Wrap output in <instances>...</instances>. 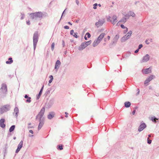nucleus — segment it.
<instances>
[{"label": "nucleus", "mask_w": 159, "mask_h": 159, "mask_svg": "<svg viewBox=\"0 0 159 159\" xmlns=\"http://www.w3.org/2000/svg\"><path fill=\"white\" fill-rule=\"evenodd\" d=\"M127 18L126 17H125L123 18L116 24V26H119L120 24V23L121 22L122 23H124L126 21V19Z\"/></svg>", "instance_id": "9d476101"}, {"label": "nucleus", "mask_w": 159, "mask_h": 159, "mask_svg": "<svg viewBox=\"0 0 159 159\" xmlns=\"http://www.w3.org/2000/svg\"><path fill=\"white\" fill-rule=\"evenodd\" d=\"M3 113V110H2V109L1 108H0V114H2Z\"/></svg>", "instance_id": "e433bc0d"}, {"label": "nucleus", "mask_w": 159, "mask_h": 159, "mask_svg": "<svg viewBox=\"0 0 159 159\" xmlns=\"http://www.w3.org/2000/svg\"><path fill=\"white\" fill-rule=\"evenodd\" d=\"M43 87H42V88L41 89V90H40L39 93V94H38V96H37V99H39L40 97V96H41V94L42 93V89H43Z\"/></svg>", "instance_id": "393cba45"}, {"label": "nucleus", "mask_w": 159, "mask_h": 159, "mask_svg": "<svg viewBox=\"0 0 159 159\" xmlns=\"http://www.w3.org/2000/svg\"><path fill=\"white\" fill-rule=\"evenodd\" d=\"M5 121L4 119H2L0 120V126L2 128H4L5 127V125L4 124Z\"/></svg>", "instance_id": "dca6fc26"}, {"label": "nucleus", "mask_w": 159, "mask_h": 159, "mask_svg": "<svg viewBox=\"0 0 159 159\" xmlns=\"http://www.w3.org/2000/svg\"><path fill=\"white\" fill-rule=\"evenodd\" d=\"M15 128V125H12L9 129V131L10 132H11L12 131H13V130Z\"/></svg>", "instance_id": "b1692460"}, {"label": "nucleus", "mask_w": 159, "mask_h": 159, "mask_svg": "<svg viewBox=\"0 0 159 159\" xmlns=\"http://www.w3.org/2000/svg\"><path fill=\"white\" fill-rule=\"evenodd\" d=\"M49 78L50 79H52V80L53 79V77L52 75H50L49 76Z\"/></svg>", "instance_id": "37998d69"}, {"label": "nucleus", "mask_w": 159, "mask_h": 159, "mask_svg": "<svg viewBox=\"0 0 159 159\" xmlns=\"http://www.w3.org/2000/svg\"><path fill=\"white\" fill-rule=\"evenodd\" d=\"M148 138L147 140H148L149 139V138L150 137H151V135L150 134L148 135Z\"/></svg>", "instance_id": "864d4df0"}, {"label": "nucleus", "mask_w": 159, "mask_h": 159, "mask_svg": "<svg viewBox=\"0 0 159 159\" xmlns=\"http://www.w3.org/2000/svg\"><path fill=\"white\" fill-rule=\"evenodd\" d=\"M84 39L85 40H87V38L86 35L84 36Z\"/></svg>", "instance_id": "603ef678"}, {"label": "nucleus", "mask_w": 159, "mask_h": 159, "mask_svg": "<svg viewBox=\"0 0 159 159\" xmlns=\"http://www.w3.org/2000/svg\"><path fill=\"white\" fill-rule=\"evenodd\" d=\"M1 90L3 93H6L7 92V89L6 85H2L1 88Z\"/></svg>", "instance_id": "6e6552de"}, {"label": "nucleus", "mask_w": 159, "mask_h": 159, "mask_svg": "<svg viewBox=\"0 0 159 159\" xmlns=\"http://www.w3.org/2000/svg\"><path fill=\"white\" fill-rule=\"evenodd\" d=\"M30 99H31L30 97L28 98V99L26 100V102H31Z\"/></svg>", "instance_id": "f704fd0d"}, {"label": "nucleus", "mask_w": 159, "mask_h": 159, "mask_svg": "<svg viewBox=\"0 0 159 159\" xmlns=\"http://www.w3.org/2000/svg\"><path fill=\"white\" fill-rule=\"evenodd\" d=\"M146 126L145 124H142L139 127V132L142 131L146 127Z\"/></svg>", "instance_id": "f8f14e48"}, {"label": "nucleus", "mask_w": 159, "mask_h": 159, "mask_svg": "<svg viewBox=\"0 0 159 159\" xmlns=\"http://www.w3.org/2000/svg\"><path fill=\"white\" fill-rule=\"evenodd\" d=\"M77 4H78V3L77 2Z\"/></svg>", "instance_id": "052dcab7"}, {"label": "nucleus", "mask_w": 159, "mask_h": 159, "mask_svg": "<svg viewBox=\"0 0 159 159\" xmlns=\"http://www.w3.org/2000/svg\"><path fill=\"white\" fill-rule=\"evenodd\" d=\"M77 34V33H75L73 35V36L76 38H78V36Z\"/></svg>", "instance_id": "2f4dec72"}, {"label": "nucleus", "mask_w": 159, "mask_h": 159, "mask_svg": "<svg viewBox=\"0 0 159 159\" xmlns=\"http://www.w3.org/2000/svg\"><path fill=\"white\" fill-rule=\"evenodd\" d=\"M26 23L27 25H30V20L27 21H26Z\"/></svg>", "instance_id": "79ce46f5"}, {"label": "nucleus", "mask_w": 159, "mask_h": 159, "mask_svg": "<svg viewBox=\"0 0 159 159\" xmlns=\"http://www.w3.org/2000/svg\"><path fill=\"white\" fill-rule=\"evenodd\" d=\"M154 78V76L153 75L150 76L144 82V84H145L149 83L151 80H152Z\"/></svg>", "instance_id": "1a4fd4ad"}, {"label": "nucleus", "mask_w": 159, "mask_h": 159, "mask_svg": "<svg viewBox=\"0 0 159 159\" xmlns=\"http://www.w3.org/2000/svg\"><path fill=\"white\" fill-rule=\"evenodd\" d=\"M149 56L147 54L145 56H144L143 57V58L142 60V61L143 62H145L149 60Z\"/></svg>", "instance_id": "4468645a"}, {"label": "nucleus", "mask_w": 159, "mask_h": 159, "mask_svg": "<svg viewBox=\"0 0 159 159\" xmlns=\"http://www.w3.org/2000/svg\"><path fill=\"white\" fill-rule=\"evenodd\" d=\"M152 121H154V122H156V120H157V119L155 118H152Z\"/></svg>", "instance_id": "473e14b6"}, {"label": "nucleus", "mask_w": 159, "mask_h": 159, "mask_svg": "<svg viewBox=\"0 0 159 159\" xmlns=\"http://www.w3.org/2000/svg\"><path fill=\"white\" fill-rule=\"evenodd\" d=\"M23 144V142L22 141H21L19 144H18L17 147V148L16 151V152L17 153L20 150V149L22 147Z\"/></svg>", "instance_id": "0eeeda50"}, {"label": "nucleus", "mask_w": 159, "mask_h": 159, "mask_svg": "<svg viewBox=\"0 0 159 159\" xmlns=\"http://www.w3.org/2000/svg\"><path fill=\"white\" fill-rule=\"evenodd\" d=\"M105 22V21L104 20H99L98 22L96 23L95 25L97 27H98L102 25Z\"/></svg>", "instance_id": "423d86ee"}, {"label": "nucleus", "mask_w": 159, "mask_h": 159, "mask_svg": "<svg viewBox=\"0 0 159 159\" xmlns=\"http://www.w3.org/2000/svg\"><path fill=\"white\" fill-rule=\"evenodd\" d=\"M55 46V43H53L51 45V48L52 50H53Z\"/></svg>", "instance_id": "c85d7f7f"}, {"label": "nucleus", "mask_w": 159, "mask_h": 159, "mask_svg": "<svg viewBox=\"0 0 159 159\" xmlns=\"http://www.w3.org/2000/svg\"><path fill=\"white\" fill-rule=\"evenodd\" d=\"M139 49H137L135 51V53H137L138 52H139Z\"/></svg>", "instance_id": "a18cd8bd"}, {"label": "nucleus", "mask_w": 159, "mask_h": 159, "mask_svg": "<svg viewBox=\"0 0 159 159\" xmlns=\"http://www.w3.org/2000/svg\"><path fill=\"white\" fill-rule=\"evenodd\" d=\"M135 16V14L133 12H132V11H129L128 13V14H126L125 16L127 18H128L129 16H131L133 17H134Z\"/></svg>", "instance_id": "ddd939ff"}, {"label": "nucleus", "mask_w": 159, "mask_h": 159, "mask_svg": "<svg viewBox=\"0 0 159 159\" xmlns=\"http://www.w3.org/2000/svg\"><path fill=\"white\" fill-rule=\"evenodd\" d=\"M73 33H74V30H71L70 31V34L71 35H73Z\"/></svg>", "instance_id": "ea45409f"}, {"label": "nucleus", "mask_w": 159, "mask_h": 159, "mask_svg": "<svg viewBox=\"0 0 159 159\" xmlns=\"http://www.w3.org/2000/svg\"><path fill=\"white\" fill-rule=\"evenodd\" d=\"M152 42V39H148L145 41V43L147 44H149L150 42Z\"/></svg>", "instance_id": "bb28decb"}, {"label": "nucleus", "mask_w": 159, "mask_h": 159, "mask_svg": "<svg viewBox=\"0 0 159 159\" xmlns=\"http://www.w3.org/2000/svg\"><path fill=\"white\" fill-rule=\"evenodd\" d=\"M132 32L131 31H129L127 34L124 36L121 39L122 41H125L126 40L128 39L131 36Z\"/></svg>", "instance_id": "39448f33"}, {"label": "nucleus", "mask_w": 159, "mask_h": 159, "mask_svg": "<svg viewBox=\"0 0 159 159\" xmlns=\"http://www.w3.org/2000/svg\"><path fill=\"white\" fill-rule=\"evenodd\" d=\"M124 104L125 107H129L131 105L130 102H125Z\"/></svg>", "instance_id": "4be33fe9"}, {"label": "nucleus", "mask_w": 159, "mask_h": 159, "mask_svg": "<svg viewBox=\"0 0 159 159\" xmlns=\"http://www.w3.org/2000/svg\"><path fill=\"white\" fill-rule=\"evenodd\" d=\"M25 98H28V96L27 95H25Z\"/></svg>", "instance_id": "3c124183"}, {"label": "nucleus", "mask_w": 159, "mask_h": 159, "mask_svg": "<svg viewBox=\"0 0 159 159\" xmlns=\"http://www.w3.org/2000/svg\"><path fill=\"white\" fill-rule=\"evenodd\" d=\"M2 110H3V112L9 110V105H5L2 106L1 107Z\"/></svg>", "instance_id": "2eb2a0df"}, {"label": "nucleus", "mask_w": 159, "mask_h": 159, "mask_svg": "<svg viewBox=\"0 0 159 159\" xmlns=\"http://www.w3.org/2000/svg\"><path fill=\"white\" fill-rule=\"evenodd\" d=\"M98 5H99L100 7V6H101V5H100V4H98Z\"/></svg>", "instance_id": "13d9d810"}, {"label": "nucleus", "mask_w": 159, "mask_h": 159, "mask_svg": "<svg viewBox=\"0 0 159 159\" xmlns=\"http://www.w3.org/2000/svg\"><path fill=\"white\" fill-rule=\"evenodd\" d=\"M45 111V108L44 107H43L41 109L40 112L42 114L44 113V111Z\"/></svg>", "instance_id": "cd10ccee"}, {"label": "nucleus", "mask_w": 159, "mask_h": 159, "mask_svg": "<svg viewBox=\"0 0 159 159\" xmlns=\"http://www.w3.org/2000/svg\"><path fill=\"white\" fill-rule=\"evenodd\" d=\"M59 148L60 150H62L63 149L62 145H61V146H59Z\"/></svg>", "instance_id": "c9c22d12"}, {"label": "nucleus", "mask_w": 159, "mask_h": 159, "mask_svg": "<svg viewBox=\"0 0 159 159\" xmlns=\"http://www.w3.org/2000/svg\"><path fill=\"white\" fill-rule=\"evenodd\" d=\"M108 21H110L113 25H115L117 21L116 16L114 15L112 17L109 16L107 18Z\"/></svg>", "instance_id": "f03ea898"}, {"label": "nucleus", "mask_w": 159, "mask_h": 159, "mask_svg": "<svg viewBox=\"0 0 159 159\" xmlns=\"http://www.w3.org/2000/svg\"><path fill=\"white\" fill-rule=\"evenodd\" d=\"M98 4L97 3H95L93 5V8L94 9H96L97 8L96 6H97Z\"/></svg>", "instance_id": "72a5a7b5"}, {"label": "nucleus", "mask_w": 159, "mask_h": 159, "mask_svg": "<svg viewBox=\"0 0 159 159\" xmlns=\"http://www.w3.org/2000/svg\"><path fill=\"white\" fill-rule=\"evenodd\" d=\"M142 72L145 74H148L151 73V70L150 68H148L146 69L143 70H142Z\"/></svg>", "instance_id": "9b49d317"}, {"label": "nucleus", "mask_w": 159, "mask_h": 159, "mask_svg": "<svg viewBox=\"0 0 159 159\" xmlns=\"http://www.w3.org/2000/svg\"><path fill=\"white\" fill-rule=\"evenodd\" d=\"M110 36H108L107 37V39L108 40H109L110 39Z\"/></svg>", "instance_id": "49530a36"}, {"label": "nucleus", "mask_w": 159, "mask_h": 159, "mask_svg": "<svg viewBox=\"0 0 159 159\" xmlns=\"http://www.w3.org/2000/svg\"><path fill=\"white\" fill-rule=\"evenodd\" d=\"M120 26L123 29L125 28V29H126L125 32H127L128 31V28L126 27H125V26L124 25L121 24V25H120Z\"/></svg>", "instance_id": "a878e982"}, {"label": "nucleus", "mask_w": 159, "mask_h": 159, "mask_svg": "<svg viewBox=\"0 0 159 159\" xmlns=\"http://www.w3.org/2000/svg\"><path fill=\"white\" fill-rule=\"evenodd\" d=\"M68 24H69V25H72V24L70 22H68Z\"/></svg>", "instance_id": "5fc2aeb1"}, {"label": "nucleus", "mask_w": 159, "mask_h": 159, "mask_svg": "<svg viewBox=\"0 0 159 159\" xmlns=\"http://www.w3.org/2000/svg\"><path fill=\"white\" fill-rule=\"evenodd\" d=\"M64 28L65 29H69V27L68 26L66 25L64 27Z\"/></svg>", "instance_id": "4c0bfd02"}, {"label": "nucleus", "mask_w": 159, "mask_h": 159, "mask_svg": "<svg viewBox=\"0 0 159 159\" xmlns=\"http://www.w3.org/2000/svg\"><path fill=\"white\" fill-rule=\"evenodd\" d=\"M43 14L41 12H36L30 14V15L32 19H37L42 17Z\"/></svg>", "instance_id": "f257e3e1"}, {"label": "nucleus", "mask_w": 159, "mask_h": 159, "mask_svg": "<svg viewBox=\"0 0 159 159\" xmlns=\"http://www.w3.org/2000/svg\"><path fill=\"white\" fill-rule=\"evenodd\" d=\"M52 80H52V79H50L49 81V83H51L52 82Z\"/></svg>", "instance_id": "de8ad7c7"}, {"label": "nucleus", "mask_w": 159, "mask_h": 159, "mask_svg": "<svg viewBox=\"0 0 159 159\" xmlns=\"http://www.w3.org/2000/svg\"><path fill=\"white\" fill-rule=\"evenodd\" d=\"M54 113H52V114H50L48 116V118L49 119H52L54 116Z\"/></svg>", "instance_id": "5701e85b"}, {"label": "nucleus", "mask_w": 159, "mask_h": 159, "mask_svg": "<svg viewBox=\"0 0 159 159\" xmlns=\"http://www.w3.org/2000/svg\"><path fill=\"white\" fill-rule=\"evenodd\" d=\"M105 35V34L104 33H102L98 37V39L100 42L102 40L103 38L104 37Z\"/></svg>", "instance_id": "a211bd4d"}, {"label": "nucleus", "mask_w": 159, "mask_h": 159, "mask_svg": "<svg viewBox=\"0 0 159 159\" xmlns=\"http://www.w3.org/2000/svg\"><path fill=\"white\" fill-rule=\"evenodd\" d=\"M104 40H105V41H107V39L106 38H105L104 39Z\"/></svg>", "instance_id": "6e6d98bb"}, {"label": "nucleus", "mask_w": 159, "mask_h": 159, "mask_svg": "<svg viewBox=\"0 0 159 159\" xmlns=\"http://www.w3.org/2000/svg\"><path fill=\"white\" fill-rule=\"evenodd\" d=\"M85 35L86 36H87V37L88 38H90L91 37V35L89 33L87 32L86 33Z\"/></svg>", "instance_id": "7c9ffc66"}, {"label": "nucleus", "mask_w": 159, "mask_h": 159, "mask_svg": "<svg viewBox=\"0 0 159 159\" xmlns=\"http://www.w3.org/2000/svg\"><path fill=\"white\" fill-rule=\"evenodd\" d=\"M61 64L60 61L59 60H57L55 64V69H58L59 67Z\"/></svg>", "instance_id": "f3484780"}, {"label": "nucleus", "mask_w": 159, "mask_h": 159, "mask_svg": "<svg viewBox=\"0 0 159 159\" xmlns=\"http://www.w3.org/2000/svg\"><path fill=\"white\" fill-rule=\"evenodd\" d=\"M100 42L98 39L94 41L93 44V46L95 47L97 46Z\"/></svg>", "instance_id": "aec40b11"}, {"label": "nucleus", "mask_w": 159, "mask_h": 159, "mask_svg": "<svg viewBox=\"0 0 159 159\" xmlns=\"http://www.w3.org/2000/svg\"><path fill=\"white\" fill-rule=\"evenodd\" d=\"M148 140V143L149 144H150L152 142V140Z\"/></svg>", "instance_id": "a19ab883"}, {"label": "nucleus", "mask_w": 159, "mask_h": 159, "mask_svg": "<svg viewBox=\"0 0 159 159\" xmlns=\"http://www.w3.org/2000/svg\"><path fill=\"white\" fill-rule=\"evenodd\" d=\"M43 114L41 113L40 112H39V114L38 115V116H39L40 118H41L43 115Z\"/></svg>", "instance_id": "c756f323"}, {"label": "nucleus", "mask_w": 159, "mask_h": 159, "mask_svg": "<svg viewBox=\"0 0 159 159\" xmlns=\"http://www.w3.org/2000/svg\"><path fill=\"white\" fill-rule=\"evenodd\" d=\"M135 113V110H134L132 112V114L133 115H134Z\"/></svg>", "instance_id": "09e8293b"}, {"label": "nucleus", "mask_w": 159, "mask_h": 159, "mask_svg": "<svg viewBox=\"0 0 159 159\" xmlns=\"http://www.w3.org/2000/svg\"><path fill=\"white\" fill-rule=\"evenodd\" d=\"M38 34L37 32L34 33L33 36V43L34 48H35L36 46L37 43L38 41Z\"/></svg>", "instance_id": "20e7f679"}, {"label": "nucleus", "mask_w": 159, "mask_h": 159, "mask_svg": "<svg viewBox=\"0 0 159 159\" xmlns=\"http://www.w3.org/2000/svg\"><path fill=\"white\" fill-rule=\"evenodd\" d=\"M13 62L12 59L11 57H10L8 59V61H6V63L7 64H11Z\"/></svg>", "instance_id": "412c9836"}, {"label": "nucleus", "mask_w": 159, "mask_h": 159, "mask_svg": "<svg viewBox=\"0 0 159 159\" xmlns=\"http://www.w3.org/2000/svg\"><path fill=\"white\" fill-rule=\"evenodd\" d=\"M43 122L41 120H40V122L38 126V129H40L43 126Z\"/></svg>", "instance_id": "6ab92c4d"}, {"label": "nucleus", "mask_w": 159, "mask_h": 159, "mask_svg": "<svg viewBox=\"0 0 159 159\" xmlns=\"http://www.w3.org/2000/svg\"><path fill=\"white\" fill-rule=\"evenodd\" d=\"M29 132H30V133H31V134H33V130H29Z\"/></svg>", "instance_id": "c03bdc74"}, {"label": "nucleus", "mask_w": 159, "mask_h": 159, "mask_svg": "<svg viewBox=\"0 0 159 159\" xmlns=\"http://www.w3.org/2000/svg\"><path fill=\"white\" fill-rule=\"evenodd\" d=\"M143 47V45L142 44H140L139 46V49H140Z\"/></svg>", "instance_id": "58836bf2"}, {"label": "nucleus", "mask_w": 159, "mask_h": 159, "mask_svg": "<svg viewBox=\"0 0 159 159\" xmlns=\"http://www.w3.org/2000/svg\"><path fill=\"white\" fill-rule=\"evenodd\" d=\"M66 117H67L68 116H67V115H66Z\"/></svg>", "instance_id": "bf43d9fd"}, {"label": "nucleus", "mask_w": 159, "mask_h": 159, "mask_svg": "<svg viewBox=\"0 0 159 159\" xmlns=\"http://www.w3.org/2000/svg\"><path fill=\"white\" fill-rule=\"evenodd\" d=\"M91 43V41L89 40L85 43H82L79 47V49L80 50L84 49L85 47L90 45Z\"/></svg>", "instance_id": "7ed1b4c3"}, {"label": "nucleus", "mask_w": 159, "mask_h": 159, "mask_svg": "<svg viewBox=\"0 0 159 159\" xmlns=\"http://www.w3.org/2000/svg\"><path fill=\"white\" fill-rule=\"evenodd\" d=\"M65 113L66 115L68 114V113H67L66 112Z\"/></svg>", "instance_id": "4d7b16f0"}, {"label": "nucleus", "mask_w": 159, "mask_h": 159, "mask_svg": "<svg viewBox=\"0 0 159 159\" xmlns=\"http://www.w3.org/2000/svg\"><path fill=\"white\" fill-rule=\"evenodd\" d=\"M32 125V124H31V123H29L28 124V125H29V126H30V125ZM30 128H32V127H31V126H30Z\"/></svg>", "instance_id": "8fccbe9b"}]
</instances>
